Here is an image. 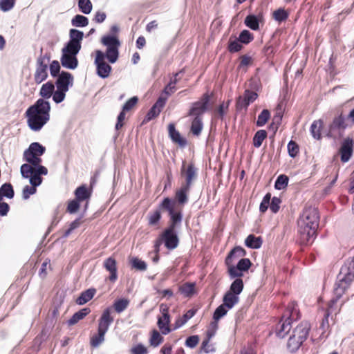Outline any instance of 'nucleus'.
I'll return each mask as SVG.
<instances>
[{
  "label": "nucleus",
  "instance_id": "2",
  "mask_svg": "<svg viewBox=\"0 0 354 354\" xmlns=\"http://www.w3.org/2000/svg\"><path fill=\"white\" fill-rule=\"evenodd\" d=\"M167 212L171 220L172 216H179L182 214L181 209L176 208V203L169 197H165L159 203L157 208L150 212L147 215L148 225L151 227L158 226L162 218V212Z\"/></svg>",
  "mask_w": 354,
  "mask_h": 354
},
{
  "label": "nucleus",
  "instance_id": "43",
  "mask_svg": "<svg viewBox=\"0 0 354 354\" xmlns=\"http://www.w3.org/2000/svg\"><path fill=\"white\" fill-rule=\"evenodd\" d=\"M47 68H36L34 75V80L35 83L40 84L47 78Z\"/></svg>",
  "mask_w": 354,
  "mask_h": 354
},
{
  "label": "nucleus",
  "instance_id": "29",
  "mask_svg": "<svg viewBox=\"0 0 354 354\" xmlns=\"http://www.w3.org/2000/svg\"><path fill=\"white\" fill-rule=\"evenodd\" d=\"M97 290L94 288H88L81 292L80 296L75 300L78 305H84L91 300L95 296Z\"/></svg>",
  "mask_w": 354,
  "mask_h": 354
},
{
  "label": "nucleus",
  "instance_id": "31",
  "mask_svg": "<svg viewBox=\"0 0 354 354\" xmlns=\"http://www.w3.org/2000/svg\"><path fill=\"white\" fill-rule=\"evenodd\" d=\"M179 292L185 297H191L196 293V283L186 282L182 284L179 288Z\"/></svg>",
  "mask_w": 354,
  "mask_h": 354
},
{
  "label": "nucleus",
  "instance_id": "40",
  "mask_svg": "<svg viewBox=\"0 0 354 354\" xmlns=\"http://www.w3.org/2000/svg\"><path fill=\"white\" fill-rule=\"evenodd\" d=\"M267 136L268 133L266 130L261 129L257 131L253 137V145L257 148L260 147Z\"/></svg>",
  "mask_w": 354,
  "mask_h": 354
},
{
  "label": "nucleus",
  "instance_id": "21",
  "mask_svg": "<svg viewBox=\"0 0 354 354\" xmlns=\"http://www.w3.org/2000/svg\"><path fill=\"white\" fill-rule=\"evenodd\" d=\"M258 97V94L255 91L246 89L243 96H240L236 102V106L239 109H247L250 104L254 102Z\"/></svg>",
  "mask_w": 354,
  "mask_h": 354
},
{
  "label": "nucleus",
  "instance_id": "62",
  "mask_svg": "<svg viewBox=\"0 0 354 354\" xmlns=\"http://www.w3.org/2000/svg\"><path fill=\"white\" fill-rule=\"evenodd\" d=\"M240 63L239 64L238 68L241 69L244 67H248V66H251L253 64L252 58L248 55H243L239 57Z\"/></svg>",
  "mask_w": 354,
  "mask_h": 354
},
{
  "label": "nucleus",
  "instance_id": "26",
  "mask_svg": "<svg viewBox=\"0 0 354 354\" xmlns=\"http://www.w3.org/2000/svg\"><path fill=\"white\" fill-rule=\"evenodd\" d=\"M168 132L173 142L177 144L180 147H184L187 145L186 139L183 138L179 131L176 129L174 124L171 123L169 124Z\"/></svg>",
  "mask_w": 354,
  "mask_h": 354
},
{
  "label": "nucleus",
  "instance_id": "28",
  "mask_svg": "<svg viewBox=\"0 0 354 354\" xmlns=\"http://www.w3.org/2000/svg\"><path fill=\"white\" fill-rule=\"evenodd\" d=\"M61 63L66 68L75 69L78 65V60L75 55L62 53Z\"/></svg>",
  "mask_w": 354,
  "mask_h": 354
},
{
  "label": "nucleus",
  "instance_id": "30",
  "mask_svg": "<svg viewBox=\"0 0 354 354\" xmlns=\"http://www.w3.org/2000/svg\"><path fill=\"white\" fill-rule=\"evenodd\" d=\"M91 313L89 308H84L74 313V315L68 320L67 324L69 326H73L80 320L84 319Z\"/></svg>",
  "mask_w": 354,
  "mask_h": 354
},
{
  "label": "nucleus",
  "instance_id": "13",
  "mask_svg": "<svg viewBox=\"0 0 354 354\" xmlns=\"http://www.w3.org/2000/svg\"><path fill=\"white\" fill-rule=\"evenodd\" d=\"M299 219L310 223L313 227H318L319 223L318 209L315 207L306 205L304 208Z\"/></svg>",
  "mask_w": 354,
  "mask_h": 354
},
{
  "label": "nucleus",
  "instance_id": "47",
  "mask_svg": "<svg viewBox=\"0 0 354 354\" xmlns=\"http://www.w3.org/2000/svg\"><path fill=\"white\" fill-rule=\"evenodd\" d=\"M289 178L285 174L279 175L274 183V187L276 189L281 190L285 189L288 184Z\"/></svg>",
  "mask_w": 354,
  "mask_h": 354
},
{
  "label": "nucleus",
  "instance_id": "59",
  "mask_svg": "<svg viewBox=\"0 0 354 354\" xmlns=\"http://www.w3.org/2000/svg\"><path fill=\"white\" fill-rule=\"evenodd\" d=\"M238 39L241 43L248 44L254 39V36L249 30H244L241 32Z\"/></svg>",
  "mask_w": 354,
  "mask_h": 354
},
{
  "label": "nucleus",
  "instance_id": "18",
  "mask_svg": "<svg viewBox=\"0 0 354 354\" xmlns=\"http://www.w3.org/2000/svg\"><path fill=\"white\" fill-rule=\"evenodd\" d=\"M351 283H346V281L341 279L335 285L334 295L335 297L330 299L328 304L330 306V308L335 307L337 301L342 297L350 286Z\"/></svg>",
  "mask_w": 354,
  "mask_h": 354
},
{
  "label": "nucleus",
  "instance_id": "12",
  "mask_svg": "<svg viewBox=\"0 0 354 354\" xmlns=\"http://www.w3.org/2000/svg\"><path fill=\"white\" fill-rule=\"evenodd\" d=\"M180 174L185 178V183L182 185L192 187L194 181L197 178L198 169L194 163L191 162L186 166L185 162H183Z\"/></svg>",
  "mask_w": 354,
  "mask_h": 354
},
{
  "label": "nucleus",
  "instance_id": "3",
  "mask_svg": "<svg viewBox=\"0 0 354 354\" xmlns=\"http://www.w3.org/2000/svg\"><path fill=\"white\" fill-rule=\"evenodd\" d=\"M182 221L183 214L172 216L171 220H169L168 226L159 235L165 247L169 250H174L179 245L177 228L181 225Z\"/></svg>",
  "mask_w": 354,
  "mask_h": 354
},
{
  "label": "nucleus",
  "instance_id": "48",
  "mask_svg": "<svg viewBox=\"0 0 354 354\" xmlns=\"http://www.w3.org/2000/svg\"><path fill=\"white\" fill-rule=\"evenodd\" d=\"M288 16L289 13L283 8H279L272 13L273 19L279 23L286 21Z\"/></svg>",
  "mask_w": 354,
  "mask_h": 354
},
{
  "label": "nucleus",
  "instance_id": "7",
  "mask_svg": "<svg viewBox=\"0 0 354 354\" xmlns=\"http://www.w3.org/2000/svg\"><path fill=\"white\" fill-rule=\"evenodd\" d=\"M318 227H313L308 222L297 221V242L301 245H310L313 243Z\"/></svg>",
  "mask_w": 354,
  "mask_h": 354
},
{
  "label": "nucleus",
  "instance_id": "36",
  "mask_svg": "<svg viewBox=\"0 0 354 354\" xmlns=\"http://www.w3.org/2000/svg\"><path fill=\"white\" fill-rule=\"evenodd\" d=\"M324 127V122L322 120H315L310 127V133L313 137L319 140L321 138V131Z\"/></svg>",
  "mask_w": 354,
  "mask_h": 354
},
{
  "label": "nucleus",
  "instance_id": "19",
  "mask_svg": "<svg viewBox=\"0 0 354 354\" xmlns=\"http://www.w3.org/2000/svg\"><path fill=\"white\" fill-rule=\"evenodd\" d=\"M353 142L351 139L348 138L344 140L339 150L342 162H346L351 159L353 152Z\"/></svg>",
  "mask_w": 354,
  "mask_h": 354
},
{
  "label": "nucleus",
  "instance_id": "44",
  "mask_svg": "<svg viewBox=\"0 0 354 354\" xmlns=\"http://www.w3.org/2000/svg\"><path fill=\"white\" fill-rule=\"evenodd\" d=\"M130 264L132 269L138 271H145L147 268V263L138 257H133L130 260Z\"/></svg>",
  "mask_w": 354,
  "mask_h": 354
},
{
  "label": "nucleus",
  "instance_id": "15",
  "mask_svg": "<svg viewBox=\"0 0 354 354\" xmlns=\"http://www.w3.org/2000/svg\"><path fill=\"white\" fill-rule=\"evenodd\" d=\"M95 54L96 57L95 63L97 66V73L100 77L106 78L109 76L111 67L109 64L105 62L104 54L101 50H96Z\"/></svg>",
  "mask_w": 354,
  "mask_h": 354
},
{
  "label": "nucleus",
  "instance_id": "56",
  "mask_svg": "<svg viewBox=\"0 0 354 354\" xmlns=\"http://www.w3.org/2000/svg\"><path fill=\"white\" fill-rule=\"evenodd\" d=\"M163 342V337L156 330H153L149 339L150 344L154 347L158 346Z\"/></svg>",
  "mask_w": 354,
  "mask_h": 354
},
{
  "label": "nucleus",
  "instance_id": "20",
  "mask_svg": "<svg viewBox=\"0 0 354 354\" xmlns=\"http://www.w3.org/2000/svg\"><path fill=\"white\" fill-rule=\"evenodd\" d=\"M166 101H167V97H163L160 96L157 100L156 103L152 106V107L148 111V113L144 120V122H147L151 120L152 119L158 117L160 113L161 112L162 109L165 106Z\"/></svg>",
  "mask_w": 354,
  "mask_h": 354
},
{
  "label": "nucleus",
  "instance_id": "1",
  "mask_svg": "<svg viewBox=\"0 0 354 354\" xmlns=\"http://www.w3.org/2000/svg\"><path fill=\"white\" fill-rule=\"evenodd\" d=\"M50 111V103L43 98L38 99L25 113L29 128L34 131H40L49 121Z\"/></svg>",
  "mask_w": 354,
  "mask_h": 354
},
{
  "label": "nucleus",
  "instance_id": "25",
  "mask_svg": "<svg viewBox=\"0 0 354 354\" xmlns=\"http://www.w3.org/2000/svg\"><path fill=\"white\" fill-rule=\"evenodd\" d=\"M340 274H343L342 279L346 283H351L354 280V260L346 262L340 270Z\"/></svg>",
  "mask_w": 354,
  "mask_h": 354
},
{
  "label": "nucleus",
  "instance_id": "53",
  "mask_svg": "<svg viewBox=\"0 0 354 354\" xmlns=\"http://www.w3.org/2000/svg\"><path fill=\"white\" fill-rule=\"evenodd\" d=\"M72 24L76 27H85L88 24V20L83 15H77L72 19Z\"/></svg>",
  "mask_w": 354,
  "mask_h": 354
},
{
  "label": "nucleus",
  "instance_id": "52",
  "mask_svg": "<svg viewBox=\"0 0 354 354\" xmlns=\"http://www.w3.org/2000/svg\"><path fill=\"white\" fill-rule=\"evenodd\" d=\"M243 48L241 42L239 39H232V37L230 38L228 41L227 50L231 53H234L240 51Z\"/></svg>",
  "mask_w": 354,
  "mask_h": 354
},
{
  "label": "nucleus",
  "instance_id": "5",
  "mask_svg": "<svg viewBox=\"0 0 354 354\" xmlns=\"http://www.w3.org/2000/svg\"><path fill=\"white\" fill-rule=\"evenodd\" d=\"M114 318L111 316V308L104 309L98 319L97 332L90 337V346L97 348L104 341L106 333L110 325L113 322Z\"/></svg>",
  "mask_w": 354,
  "mask_h": 354
},
{
  "label": "nucleus",
  "instance_id": "24",
  "mask_svg": "<svg viewBox=\"0 0 354 354\" xmlns=\"http://www.w3.org/2000/svg\"><path fill=\"white\" fill-rule=\"evenodd\" d=\"M91 189L88 187L86 184H82L75 190L74 194L75 198L80 203L82 201L88 202L92 196Z\"/></svg>",
  "mask_w": 354,
  "mask_h": 354
},
{
  "label": "nucleus",
  "instance_id": "11",
  "mask_svg": "<svg viewBox=\"0 0 354 354\" xmlns=\"http://www.w3.org/2000/svg\"><path fill=\"white\" fill-rule=\"evenodd\" d=\"M252 266L251 261L248 258H242L236 266L232 265L227 268V272L230 278L242 277L243 272L248 271Z\"/></svg>",
  "mask_w": 354,
  "mask_h": 354
},
{
  "label": "nucleus",
  "instance_id": "41",
  "mask_svg": "<svg viewBox=\"0 0 354 354\" xmlns=\"http://www.w3.org/2000/svg\"><path fill=\"white\" fill-rule=\"evenodd\" d=\"M283 118V111L280 104H279L276 109V113L272 118V122L270 124V127L275 128L277 130L281 123Z\"/></svg>",
  "mask_w": 354,
  "mask_h": 354
},
{
  "label": "nucleus",
  "instance_id": "61",
  "mask_svg": "<svg viewBox=\"0 0 354 354\" xmlns=\"http://www.w3.org/2000/svg\"><path fill=\"white\" fill-rule=\"evenodd\" d=\"M80 202L76 198L69 201L68 203L66 211L70 214H74L77 212L80 207Z\"/></svg>",
  "mask_w": 354,
  "mask_h": 354
},
{
  "label": "nucleus",
  "instance_id": "10",
  "mask_svg": "<svg viewBox=\"0 0 354 354\" xmlns=\"http://www.w3.org/2000/svg\"><path fill=\"white\" fill-rule=\"evenodd\" d=\"M160 311L162 315L158 317L157 325L163 335H167L171 331L169 326L171 321L169 306L165 304H161L160 305Z\"/></svg>",
  "mask_w": 354,
  "mask_h": 354
},
{
  "label": "nucleus",
  "instance_id": "4",
  "mask_svg": "<svg viewBox=\"0 0 354 354\" xmlns=\"http://www.w3.org/2000/svg\"><path fill=\"white\" fill-rule=\"evenodd\" d=\"M299 317L300 312L297 304L295 301L289 303L281 320L276 326L277 336L281 338L284 337L291 328L292 322L297 320Z\"/></svg>",
  "mask_w": 354,
  "mask_h": 354
},
{
  "label": "nucleus",
  "instance_id": "55",
  "mask_svg": "<svg viewBox=\"0 0 354 354\" xmlns=\"http://www.w3.org/2000/svg\"><path fill=\"white\" fill-rule=\"evenodd\" d=\"M288 152L291 158H295L299 153V147L298 144L293 140H290L287 146Z\"/></svg>",
  "mask_w": 354,
  "mask_h": 354
},
{
  "label": "nucleus",
  "instance_id": "54",
  "mask_svg": "<svg viewBox=\"0 0 354 354\" xmlns=\"http://www.w3.org/2000/svg\"><path fill=\"white\" fill-rule=\"evenodd\" d=\"M84 37L83 32L76 30V29H71L70 30V41L76 44H81V41Z\"/></svg>",
  "mask_w": 354,
  "mask_h": 354
},
{
  "label": "nucleus",
  "instance_id": "9",
  "mask_svg": "<svg viewBox=\"0 0 354 354\" xmlns=\"http://www.w3.org/2000/svg\"><path fill=\"white\" fill-rule=\"evenodd\" d=\"M211 95L208 93H205L199 101L192 103L188 115L194 118H201V115L207 110Z\"/></svg>",
  "mask_w": 354,
  "mask_h": 354
},
{
  "label": "nucleus",
  "instance_id": "51",
  "mask_svg": "<svg viewBox=\"0 0 354 354\" xmlns=\"http://www.w3.org/2000/svg\"><path fill=\"white\" fill-rule=\"evenodd\" d=\"M245 25L254 30H257L259 28V20L254 15H248L245 19Z\"/></svg>",
  "mask_w": 354,
  "mask_h": 354
},
{
  "label": "nucleus",
  "instance_id": "64",
  "mask_svg": "<svg viewBox=\"0 0 354 354\" xmlns=\"http://www.w3.org/2000/svg\"><path fill=\"white\" fill-rule=\"evenodd\" d=\"M50 61V55H40L37 59V68H47Z\"/></svg>",
  "mask_w": 354,
  "mask_h": 354
},
{
  "label": "nucleus",
  "instance_id": "6",
  "mask_svg": "<svg viewBox=\"0 0 354 354\" xmlns=\"http://www.w3.org/2000/svg\"><path fill=\"white\" fill-rule=\"evenodd\" d=\"M310 328V324L308 322H301L294 328L287 342L290 352L295 353L301 347L307 339Z\"/></svg>",
  "mask_w": 354,
  "mask_h": 354
},
{
  "label": "nucleus",
  "instance_id": "38",
  "mask_svg": "<svg viewBox=\"0 0 354 354\" xmlns=\"http://www.w3.org/2000/svg\"><path fill=\"white\" fill-rule=\"evenodd\" d=\"M243 281L241 277H236L235 280L230 285L228 292L239 296V295L243 291Z\"/></svg>",
  "mask_w": 354,
  "mask_h": 354
},
{
  "label": "nucleus",
  "instance_id": "57",
  "mask_svg": "<svg viewBox=\"0 0 354 354\" xmlns=\"http://www.w3.org/2000/svg\"><path fill=\"white\" fill-rule=\"evenodd\" d=\"M2 195L8 198H12L14 196V190L10 183H4L0 188Z\"/></svg>",
  "mask_w": 354,
  "mask_h": 354
},
{
  "label": "nucleus",
  "instance_id": "14",
  "mask_svg": "<svg viewBox=\"0 0 354 354\" xmlns=\"http://www.w3.org/2000/svg\"><path fill=\"white\" fill-rule=\"evenodd\" d=\"M21 174L25 178H30V183L32 185L39 186L42 182L41 176L35 171V167L29 164H23L21 167Z\"/></svg>",
  "mask_w": 354,
  "mask_h": 354
},
{
  "label": "nucleus",
  "instance_id": "60",
  "mask_svg": "<svg viewBox=\"0 0 354 354\" xmlns=\"http://www.w3.org/2000/svg\"><path fill=\"white\" fill-rule=\"evenodd\" d=\"M138 102V97L137 96H133L128 100L126 103L124 104L122 109L124 111L128 112L132 110L136 107Z\"/></svg>",
  "mask_w": 354,
  "mask_h": 354
},
{
  "label": "nucleus",
  "instance_id": "27",
  "mask_svg": "<svg viewBox=\"0 0 354 354\" xmlns=\"http://www.w3.org/2000/svg\"><path fill=\"white\" fill-rule=\"evenodd\" d=\"M323 310L324 311V315L320 324V328L322 330V333H324L330 328L328 322V317L330 315L333 313L337 315L339 312L340 309L337 310L335 307L330 308V306L327 304V308L326 309H323Z\"/></svg>",
  "mask_w": 354,
  "mask_h": 354
},
{
  "label": "nucleus",
  "instance_id": "34",
  "mask_svg": "<svg viewBox=\"0 0 354 354\" xmlns=\"http://www.w3.org/2000/svg\"><path fill=\"white\" fill-rule=\"evenodd\" d=\"M24 159L32 167H36L41 162V158L40 157L27 149L24 153Z\"/></svg>",
  "mask_w": 354,
  "mask_h": 354
},
{
  "label": "nucleus",
  "instance_id": "49",
  "mask_svg": "<svg viewBox=\"0 0 354 354\" xmlns=\"http://www.w3.org/2000/svg\"><path fill=\"white\" fill-rule=\"evenodd\" d=\"M270 118V113L268 109H263L261 113L258 115V118L256 122L257 127L264 126Z\"/></svg>",
  "mask_w": 354,
  "mask_h": 354
},
{
  "label": "nucleus",
  "instance_id": "8",
  "mask_svg": "<svg viewBox=\"0 0 354 354\" xmlns=\"http://www.w3.org/2000/svg\"><path fill=\"white\" fill-rule=\"evenodd\" d=\"M102 44L106 46V57L109 62L115 63L119 56L120 42L116 36L106 35L102 38Z\"/></svg>",
  "mask_w": 354,
  "mask_h": 354
},
{
  "label": "nucleus",
  "instance_id": "32",
  "mask_svg": "<svg viewBox=\"0 0 354 354\" xmlns=\"http://www.w3.org/2000/svg\"><path fill=\"white\" fill-rule=\"evenodd\" d=\"M239 301V296L232 294L228 291L224 295L223 298V304L225 305L227 309L232 308Z\"/></svg>",
  "mask_w": 354,
  "mask_h": 354
},
{
  "label": "nucleus",
  "instance_id": "17",
  "mask_svg": "<svg viewBox=\"0 0 354 354\" xmlns=\"http://www.w3.org/2000/svg\"><path fill=\"white\" fill-rule=\"evenodd\" d=\"M103 267L107 272H109L107 280L112 283H115L118 278V266L115 259L113 257H110L106 259L103 262Z\"/></svg>",
  "mask_w": 354,
  "mask_h": 354
},
{
  "label": "nucleus",
  "instance_id": "42",
  "mask_svg": "<svg viewBox=\"0 0 354 354\" xmlns=\"http://www.w3.org/2000/svg\"><path fill=\"white\" fill-rule=\"evenodd\" d=\"M81 49V44H76L73 41H68L66 46L62 49V53L75 55Z\"/></svg>",
  "mask_w": 354,
  "mask_h": 354
},
{
  "label": "nucleus",
  "instance_id": "35",
  "mask_svg": "<svg viewBox=\"0 0 354 354\" xmlns=\"http://www.w3.org/2000/svg\"><path fill=\"white\" fill-rule=\"evenodd\" d=\"M196 313V310L194 308L187 311L185 314L176 320L174 328H178L183 326L189 319L195 315Z\"/></svg>",
  "mask_w": 354,
  "mask_h": 354
},
{
  "label": "nucleus",
  "instance_id": "58",
  "mask_svg": "<svg viewBox=\"0 0 354 354\" xmlns=\"http://www.w3.org/2000/svg\"><path fill=\"white\" fill-rule=\"evenodd\" d=\"M27 150L32 151L34 154L40 157L45 152V147L39 142H33L30 144Z\"/></svg>",
  "mask_w": 354,
  "mask_h": 354
},
{
  "label": "nucleus",
  "instance_id": "63",
  "mask_svg": "<svg viewBox=\"0 0 354 354\" xmlns=\"http://www.w3.org/2000/svg\"><path fill=\"white\" fill-rule=\"evenodd\" d=\"M270 200H271V194L267 193L265 195V196L263 197V198L260 204V206H259V211L261 213H265L267 211L268 207L270 206Z\"/></svg>",
  "mask_w": 354,
  "mask_h": 354
},
{
  "label": "nucleus",
  "instance_id": "45",
  "mask_svg": "<svg viewBox=\"0 0 354 354\" xmlns=\"http://www.w3.org/2000/svg\"><path fill=\"white\" fill-rule=\"evenodd\" d=\"M203 129L202 118H194L191 124V132L194 136H199Z\"/></svg>",
  "mask_w": 354,
  "mask_h": 354
},
{
  "label": "nucleus",
  "instance_id": "46",
  "mask_svg": "<svg viewBox=\"0 0 354 354\" xmlns=\"http://www.w3.org/2000/svg\"><path fill=\"white\" fill-rule=\"evenodd\" d=\"M129 304V300L122 298L115 300L113 306L118 313H120L128 307Z\"/></svg>",
  "mask_w": 354,
  "mask_h": 354
},
{
  "label": "nucleus",
  "instance_id": "23",
  "mask_svg": "<svg viewBox=\"0 0 354 354\" xmlns=\"http://www.w3.org/2000/svg\"><path fill=\"white\" fill-rule=\"evenodd\" d=\"M73 77L70 73L62 71L55 82L57 88L68 91L69 85L73 84Z\"/></svg>",
  "mask_w": 354,
  "mask_h": 354
},
{
  "label": "nucleus",
  "instance_id": "37",
  "mask_svg": "<svg viewBox=\"0 0 354 354\" xmlns=\"http://www.w3.org/2000/svg\"><path fill=\"white\" fill-rule=\"evenodd\" d=\"M54 90V84L51 82H48L42 85L39 94L44 99H48L52 96Z\"/></svg>",
  "mask_w": 354,
  "mask_h": 354
},
{
  "label": "nucleus",
  "instance_id": "33",
  "mask_svg": "<svg viewBox=\"0 0 354 354\" xmlns=\"http://www.w3.org/2000/svg\"><path fill=\"white\" fill-rule=\"evenodd\" d=\"M263 241L261 236H255L254 234H250L245 240V245L249 248L258 249L262 245Z\"/></svg>",
  "mask_w": 354,
  "mask_h": 354
},
{
  "label": "nucleus",
  "instance_id": "50",
  "mask_svg": "<svg viewBox=\"0 0 354 354\" xmlns=\"http://www.w3.org/2000/svg\"><path fill=\"white\" fill-rule=\"evenodd\" d=\"M229 310L230 309H227V308L225 305H220L218 307L216 308L214 313L212 322H216V323H218V320L221 317L225 316Z\"/></svg>",
  "mask_w": 354,
  "mask_h": 354
},
{
  "label": "nucleus",
  "instance_id": "22",
  "mask_svg": "<svg viewBox=\"0 0 354 354\" xmlns=\"http://www.w3.org/2000/svg\"><path fill=\"white\" fill-rule=\"evenodd\" d=\"M246 255V251L241 246L234 247L227 254L225 259L226 266L230 268L235 261L239 258H243Z\"/></svg>",
  "mask_w": 354,
  "mask_h": 354
},
{
  "label": "nucleus",
  "instance_id": "16",
  "mask_svg": "<svg viewBox=\"0 0 354 354\" xmlns=\"http://www.w3.org/2000/svg\"><path fill=\"white\" fill-rule=\"evenodd\" d=\"M191 187L181 185L180 187L175 192L174 200L173 201L176 203V208L178 209H180L182 213L184 205L189 201V193Z\"/></svg>",
  "mask_w": 354,
  "mask_h": 354
},
{
  "label": "nucleus",
  "instance_id": "39",
  "mask_svg": "<svg viewBox=\"0 0 354 354\" xmlns=\"http://www.w3.org/2000/svg\"><path fill=\"white\" fill-rule=\"evenodd\" d=\"M347 127L345 122V118L341 114L335 117L333 122L330 125V130H344Z\"/></svg>",
  "mask_w": 354,
  "mask_h": 354
}]
</instances>
